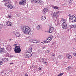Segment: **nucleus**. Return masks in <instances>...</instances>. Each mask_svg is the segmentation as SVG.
I'll return each mask as SVG.
<instances>
[{
    "label": "nucleus",
    "mask_w": 76,
    "mask_h": 76,
    "mask_svg": "<svg viewBox=\"0 0 76 76\" xmlns=\"http://www.w3.org/2000/svg\"><path fill=\"white\" fill-rule=\"evenodd\" d=\"M21 29L23 32L24 34H29L31 33V29L28 26H23L21 27Z\"/></svg>",
    "instance_id": "obj_1"
},
{
    "label": "nucleus",
    "mask_w": 76,
    "mask_h": 76,
    "mask_svg": "<svg viewBox=\"0 0 76 76\" xmlns=\"http://www.w3.org/2000/svg\"><path fill=\"white\" fill-rule=\"evenodd\" d=\"M27 54L25 55V57L26 58H29V57H31L32 56V48H31L30 49V50H28L26 51Z\"/></svg>",
    "instance_id": "obj_2"
},
{
    "label": "nucleus",
    "mask_w": 76,
    "mask_h": 76,
    "mask_svg": "<svg viewBox=\"0 0 76 76\" xmlns=\"http://www.w3.org/2000/svg\"><path fill=\"white\" fill-rule=\"evenodd\" d=\"M14 51L16 53H19L21 52V49L19 46H16L14 48Z\"/></svg>",
    "instance_id": "obj_3"
},
{
    "label": "nucleus",
    "mask_w": 76,
    "mask_h": 76,
    "mask_svg": "<svg viewBox=\"0 0 76 76\" xmlns=\"http://www.w3.org/2000/svg\"><path fill=\"white\" fill-rule=\"evenodd\" d=\"M60 13V11H58L56 12H54V13H52L51 14V15L52 16H53V17H55V18H57L59 15H58V13Z\"/></svg>",
    "instance_id": "obj_4"
},
{
    "label": "nucleus",
    "mask_w": 76,
    "mask_h": 76,
    "mask_svg": "<svg viewBox=\"0 0 76 76\" xmlns=\"http://www.w3.org/2000/svg\"><path fill=\"white\" fill-rule=\"evenodd\" d=\"M49 29L48 32L49 33H53V31H54V27H50Z\"/></svg>",
    "instance_id": "obj_5"
},
{
    "label": "nucleus",
    "mask_w": 76,
    "mask_h": 76,
    "mask_svg": "<svg viewBox=\"0 0 76 76\" xmlns=\"http://www.w3.org/2000/svg\"><path fill=\"white\" fill-rule=\"evenodd\" d=\"M22 1H20L19 3V4L20 5H23L24 6L25 3H26V1L25 0H21Z\"/></svg>",
    "instance_id": "obj_6"
},
{
    "label": "nucleus",
    "mask_w": 76,
    "mask_h": 76,
    "mask_svg": "<svg viewBox=\"0 0 76 76\" xmlns=\"http://www.w3.org/2000/svg\"><path fill=\"white\" fill-rule=\"evenodd\" d=\"M6 25L8 26H12V23H11L10 21L6 22Z\"/></svg>",
    "instance_id": "obj_7"
},
{
    "label": "nucleus",
    "mask_w": 76,
    "mask_h": 76,
    "mask_svg": "<svg viewBox=\"0 0 76 76\" xmlns=\"http://www.w3.org/2000/svg\"><path fill=\"white\" fill-rule=\"evenodd\" d=\"M32 2H34L35 3H41V0H32Z\"/></svg>",
    "instance_id": "obj_8"
},
{
    "label": "nucleus",
    "mask_w": 76,
    "mask_h": 76,
    "mask_svg": "<svg viewBox=\"0 0 76 76\" xmlns=\"http://www.w3.org/2000/svg\"><path fill=\"white\" fill-rule=\"evenodd\" d=\"M6 49L8 51H10L12 50V47L10 45H8L7 46Z\"/></svg>",
    "instance_id": "obj_9"
},
{
    "label": "nucleus",
    "mask_w": 76,
    "mask_h": 76,
    "mask_svg": "<svg viewBox=\"0 0 76 76\" xmlns=\"http://www.w3.org/2000/svg\"><path fill=\"white\" fill-rule=\"evenodd\" d=\"M63 25L62 26V27L64 29H66L67 28V25L65 22H63Z\"/></svg>",
    "instance_id": "obj_10"
},
{
    "label": "nucleus",
    "mask_w": 76,
    "mask_h": 76,
    "mask_svg": "<svg viewBox=\"0 0 76 76\" xmlns=\"http://www.w3.org/2000/svg\"><path fill=\"white\" fill-rule=\"evenodd\" d=\"M42 60L44 64L45 65V66H47L48 64H47V62H46V61H45V60H46L45 59L43 58H42Z\"/></svg>",
    "instance_id": "obj_11"
},
{
    "label": "nucleus",
    "mask_w": 76,
    "mask_h": 76,
    "mask_svg": "<svg viewBox=\"0 0 76 76\" xmlns=\"http://www.w3.org/2000/svg\"><path fill=\"white\" fill-rule=\"evenodd\" d=\"M7 7L10 9H13V6L11 4H10V3H8L7 5Z\"/></svg>",
    "instance_id": "obj_12"
},
{
    "label": "nucleus",
    "mask_w": 76,
    "mask_h": 76,
    "mask_svg": "<svg viewBox=\"0 0 76 76\" xmlns=\"http://www.w3.org/2000/svg\"><path fill=\"white\" fill-rule=\"evenodd\" d=\"M5 51L4 48H0V54L4 53Z\"/></svg>",
    "instance_id": "obj_13"
},
{
    "label": "nucleus",
    "mask_w": 76,
    "mask_h": 76,
    "mask_svg": "<svg viewBox=\"0 0 76 76\" xmlns=\"http://www.w3.org/2000/svg\"><path fill=\"white\" fill-rule=\"evenodd\" d=\"M48 10H47V8H44V9L43 10V13L44 14H45L46 13V12H47V11Z\"/></svg>",
    "instance_id": "obj_14"
},
{
    "label": "nucleus",
    "mask_w": 76,
    "mask_h": 76,
    "mask_svg": "<svg viewBox=\"0 0 76 76\" xmlns=\"http://www.w3.org/2000/svg\"><path fill=\"white\" fill-rule=\"evenodd\" d=\"M66 57L67 58H72V56L71 55L68 54L66 55Z\"/></svg>",
    "instance_id": "obj_15"
},
{
    "label": "nucleus",
    "mask_w": 76,
    "mask_h": 76,
    "mask_svg": "<svg viewBox=\"0 0 76 76\" xmlns=\"http://www.w3.org/2000/svg\"><path fill=\"white\" fill-rule=\"evenodd\" d=\"M52 7L56 10H57V9H59V7L57 6H53Z\"/></svg>",
    "instance_id": "obj_16"
},
{
    "label": "nucleus",
    "mask_w": 76,
    "mask_h": 76,
    "mask_svg": "<svg viewBox=\"0 0 76 76\" xmlns=\"http://www.w3.org/2000/svg\"><path fill=\"white\" fill-rule=\"evenodd\" d=\"M37 30H39L41 29V25H39L37 27Z\"/></svg>",
    "instance_id": "obj_17"
},
{
    "label": "nucleus",
    "mask_w": 76,
    "mask_h": 76,
    "mask_svg": "<svg viewBox=\"0 0 76 76\" xmlns=\"http://www.w3.org/2000/svg\"><path fill=\"white\" fill-rule=\"evenodd\" d=\"M2 60L3 61H9V59L7 58H4L2 59Z\"/></svg>",
    "instance_id": "obj_18"
},
{
    "label": "nucleus",
    "mask_w": 76,
    "mask_h": 76,
    "mask_svg": "<svg viewBox=\"0 0 76 76\" xmlns=\"http://www.w3.org/2000/svg\"><path fill=\"white\" fill-rule=\"evenodd\" d=\"M72 21L73 22H76V17L75 18H73L72 19Z\"/></svg>",
    "instance_id": "obj_19"
},
{
    "label": "nucleus",
    "mask_w": 76,
    "mask_h": 76,
    "mask_svg": "<svg viewBox=\"0 0 76 76\" xmlns=\"http://www.w3.org/2000/svg\"><path fill=\"white\" fill-rule=\"evenodd\" d=\"M41 19L42 20H45V19H46V17L45 16H43L42 17H41Z\"/></svg>",
    "instance_id": "obj_20"
},
{
    "label": "nucleus",
    "mask_w": 76,
    "mask_h": 76,
    "mask_svg": "<svg viewBox=\"0 0 76 76\" xmlns=\"http://www.w3.org/2000/svg\"><path fill=\"white\" fill-rule=\"evenodd\" d=\"M15 35L16 37H20V36L21 35H20V34L19 33H18L15 34Z\"/></svg>",
    "instance_id": "obj_21"
},
{
    "label": "nucleus",
    "mask_w": 76,
    "mask_h": 76,
    "mask_svg": "<svg viewBox=\"0 0 76 76\" xmlns=\"http://www.w3.org/2000/svg\"><path fill=\"white\" fill-rule=\"evenodd\" d=\"M71 28H76V25L75 24V25H71Z\"/></svg>",
    "instance_id": "obj_22"
},
{
    "label": "nucleus",
    "mask_w": 76,
    "mask_h": 76,
    "mask_svg": "<svg viewBox=\"0 0 76 76\" xmlns=\"http://www.w3.org/2000/svg\"><path fill=\"white\" fill-rule=\"evenodd\" d=\"M59 24V21H55V25L56 26H57V25Z\"/></svg>",
    "instance_id": "obj_23"
},
{
    "label": "nucleus",
    "mask_w": 76,
    "mask_h": 76,
    "mask_svg": "<svg viewBox=\"0 0 76 76\" xmlns=\"http://www.w3.org/2000/svg\"><path fill=\"white\" fill-rule=\"evenodd\" d=\"M58 58L59 59H62L63 58V56L62 55H59L58 56Z\"/></svg>",
    "instance_id": "obj_24"
},
{
    "label": "nucleus",
    "mask_w": 76,
    "mask_h": 76,
    "mask_svg": "<svg viewBox=\"0 0 76 76\" xmlns=\"http://www.w3.org/2000/svg\"><path fill=\"white\" fill-rule=\"evenodd\" d=\"M33 42L34 43H37V41L36 39H33Z\"/></svg>",
    "instance_id": "obj_25"
},
{
    "label": "nucleus",
    "mask_w": 76,
    "mask_h": 76,
    "mask_svg": "<svg viewBox=\"0 0 76 76\" xmlns=\"http://www.w3.org/2000/svg\"><path fill=\"white\" fill-rule=\"evenodd\" d=\"M4 2H7V3H10V0H4Z\"/></svg>",
    "instance_id": "obj_26"
},
{
    "label": "nucleus",
    "mask_w": 76,
    "mask_h": 76,
    "mask_svg": "<svg viewBox=\"0 0 76 76\" xmlns=\"http://www.w3.org/2000/svg\"><path fill=\"white\" fill-rule=\"evenodd\" d=\"M69 4L70 5L72 4V1H73V0H69Z\"/></svg>",
    "instance_id": "obj_27"
},
{
    "label": "nucleus",
    "mask_w": 76,
    "mask_h": 76,
    "mask_svg": "<svg viewBox=\"0 0 76 76\" xmlns=\"http://www.w3.org/2000/svg\"><path fill=\"white\" fill-rule=\"evenodd\" d=\"M47 40L48 41H49V42H50V41H51V39H50V37L48 38Z\"/></svg>",
    "instance_id": "obj_28"
},
{
    "label": "nucleus",
    "mask_w": 76,
    "mask_h": 76,
    "mask_svg": "<svg viewBox=\"0 0 76 76\" xmlns=\"http://www.w3.org/2000/svg\"><path fill=\"white\" fill-rule=\"evenodd\" d=\"M44 42L46 44H47V43H48V42H49V41H48L47 40H45L44 41Z\"/></svg>",
    "instance_id": "obj_29"
},
{
    "label": "nucleus",
    "mask_w": 76,
    "mask_h": 76,
    "mask_svg": "<svg viewBox=\"0 0 76 76\" xmlns=\"http://www.w3.org/2000/svg\"><path fill=\"white\" fill-rule=\"evenodd\" d=\"M12 17V15H9L7 16V18H10Z\"/></svg>",
    "instance_id": "obj_30"
},
{
    "label": "nucleus",
    "mask_w": 76,
    "mask_h": 76,
    "mask_svg": "<svg viewBox=\"0 0 76 76\" xmlns=\"http://www.w3.org/2000/svg\"><path fill=\"white\" fill-rule=\"evenodd\" d=\"M69 19H70V20H72V19H73V17L72 16H71V17H69Z\"/></svg>",
    "instance_id": "obj_31"
},
{
    "label": "nucleus",
    "mask_w": 76,
    "mask_h": 76,
    "mask_svg": "<svg viewBox=\"0 0 76 76\" xmlns=\"http://www.w3.org/2000/svg\"><path fill=\"white\" fill-rule=\"evenodd\" d=\"M45 53H50V50H47L45 52Z\"/></svg>",
    "instance_id": "obj_32"
},
{
    "label": "nucleus",
    "mask_w": 76,
    "mask_h": 76,
    "mask_svg": "<svg viewBox=\"0 0 76 76\" xmlns=\"http://www.w3.org/2000/svg\"><path fill=\"white\" fill-rule=\"evenodd\" d=\"M70 68H71V67H70V66L68 67L67 68H66V70H69V69H70Z\"/></svg>",
    "instance_id": "obj_33"
},
{
    "label": "nucleus",
    "mask_w": 76,
    "mask_h": 76,
    "mask_svg": "<svg viewBox=\"0 0 76 76\" xmlns=\"http://www.w3.org/2000/svg\"><path fill=\"white\" fill-rule=\"evenodd\" d=\"M61 20L62 21H64V22H66V20H65L63 18H62L61 19Z\"/></svg>",
    "instance_id": "obj_34"
},
{
    "label": "nucleus",
    "mask_w": 76,
    "mask_h": 76,
    "mask_svg": "<svg viewBox=\"0 0 76 76\" xmlns=\"http://www.w3.org/2000/svg\"><path fill=\"white\" fill-rule=\"evenodd\" d=\"M38 69H39V70H42V67H40L39 68H38Z\"/></svg>",
    "instance_id": "obj_35"
},
{
    "label": "nucleus",
    "mask_w": 76,
    "mask_h": 76,
    "mask_svg": "<svg viewBox=\"0 0 76 76\" xmlns=\"http://www.w3.org/2000/svg\"><path fill=\"white\" fill-rule=\"evenodd\" d=\"M49 38H50V40H51V41L52 40V39H53V36H52L51 37L50 36Z\"/></svg>",
    "instance_id": "obj_36"
},
{
    "label": "nucleus",
    "mask_w": 76,
    "mask_h": 76,
    "mask_svg": "<svg viewBox=\"0 0 76 76\" xmlns=\"http://www.w3.org/2000/svg\"><path fill=\"white\" fill-rule=\"evenodd\" d=\"M72 16L73 18H76V17H75V16H76V15H73Z\"/></svg>",
    "instance_id": "obj_37"
},
{
    "label": "nucleus",
    "mask_w": 76,
    "mask_h": 76,
    "mask_svg": "<svg viewBox=\"0 0 76 76\" xmlns=\"http://www.w3.org/2000/svg\"><path fill=\"white\" fill-rule=\"evenodd\" d=\"M2 29V27H1V24L0 25V31H1V29Z\"/></svg>",
    "instance_id": "obj_38"
},
{
    "label": "nucleus",
    "mask_w": 76,
    "mask_h": 76,
    "mask_svg": "<svg viewBox=\"0 0 76 76\" xmlns=\"http://www.w3.org/2000/svg\"><path fill=\"white\" fill-rule=\"evenodd\" d=\"M4 6H7V3H6L4 4Z\"/></svg>",
    "instance_id": "obj_39"
},
{
    "label": "nucleus",
    "mask_w": 76,
    "mask_h": 76,
    "mask_svg": "<svg viewBox=\"0 0 76 76\" xmlns=\"http://www.w3.org/2000/svg\"><path fill=\"white\" fill-rule=\"evenodd\" d=\"M59 75L60 76H62V75H63V73H61L60 74H59Z\"/></svg>",
    "instance_id": "obj_40"
},
{
    "label": "nucleus",
    "mask_w": 76,
    "mask_h": 76,
    "mask_svg": "<svg viewBox=\"0 0 76 76\" xmlns=\"http://www.w3.org/2000/svg\"><path fill=\"white\" fill-rule=\"evenodd\" d=\"M13 40V39H10L9 40V41L10 42V41H12V40Z\"/></svg>",
    "instance_id": "obj_41"
},
{
    "label": "nucleus",
    "mask_w": 76,
    "mask_h": 76,
    "mask_svg": "<svg viewBox=\"0 0 76 76\" xmlns=\"http://www.w3.org/2000/svg\"><path fill=\"white\" fill-rule=\"evenodd\" d=\"M52 56H53V57H54V56H55V54H54V53H52Z\"/></svg>",
    "instance_id": "obj_42"
},
{
    "label": "nucleus",
    "mask_w": 76,
    "mask_h": 76,
    "mask_svg": "<svg viewBox=\"0 0 76 76\" xmlns=\"http://www.w3.org/2000/svg\"><path fill=\"white\" fill-rule=\"evenodd\" d=\"M73 55L74 56H75L76 57V53H73Z\"/></svg>",
    "instance_id": "obj_43"
},
{
    "label": "nucleus",
    "mask_w": 76,
    "mask_h": 76,
    "mask_svg": "<svg viewBox=\"0 0 76 76\" xmlns=\"http://www.w3.org/2000/svg\"><path fill=\"white\" fill-rule=\"evenodd\" d=\"M2 63H2V61H0V64H1H1H2Z\"/></svg>",
    "instance_id": "obj_44"
},
{
    "label": "nucleus",
    "mask_w": 76,
    "mask_h": 76,
    "mask_svg": "<svg viewBox=\"0 0 76 76\" xmlns=\"http://www.w3.org/2000/svg\"><path fill=\"white\" fill-rule=\"evenodd\" d=\"M68 16H69V17H71L72 16H71V14H69V15H68Z\"/></svg>",
    "instance_id": "obj_45"
},
{
    "label": "nucleus",
    "mask_w": 76,
    "mask_h": 76,
    "mask_svg": "<svg viewBox=\"0 0 76 76\" xmlns=\"http://www.w3.org/2000/svg\"><path fill=\"white\" fill-rule=\"evenodd\" d=\"M25 76H28V74H26V73L25 74Z\"/></svg>",
    "instance_id": "obj_46"
},
{
    "label": "nucleus",
    "mask_w": 76,
    "mask_h": 76,
    "mask_svg": "<svg viewBox=\"0 0 76 76\" xmlns=\"http://www.w3.org/2000/svg\"><path fill=\"white\" fill-rule=\"evenodd\" d=\"M46 47H46V46H45V47H43V48H42V49H44V48H46Z\"/></svg>",
    "instance_id": "obj_47"
},
{
    "label": "nucleus",
    "mask_w": 76,
    "mask_h": 76,
    "mask_svg": "<svg viewBox=\"0 0 76 76\" xmlns=\"http://www.w3.org/2000/svg\"><path fill=\"white\" fill-rule=\"evenodd\" d=\"M10 57H13V55H11L10 56Z\"/></svg>",
    "instance_id": "obj_48"
},
{
    "label": "nucleus",
    "mask_w": 76,
    "mask_h": 76,
    "mask_svg": "<svg viewBox=\"0 0 76 76\" xmlns=\"http://www.w3.org/2000/svg\"><path fill=\"white\" fill-rule=\"evenodd\" d=\"M14 46H16V45H18L17 44H15L14 45Z\"/></svg>",
    "instance_id": "obj_49"
},
{
    "label": "nucleus",
    "mask_w": 76,
    "mask_h": 76,
    "mask_svg": "<svg viewBox=\"0 0 76 76\" xmlns=\"http://www.w3.org/2000/svg\"><path fill=\"white\" fill-rule=\"evenodd\" d=\"M13 64V63L12 62V63H10V64L11 65V64Z\"/></svg>",
    "instance_id": "obj_50"
},
{
    "label": "nucleus",
    "mask_w": 76,
    "mask_h": 76,
    "mask_svg": "<svg viewBox=\"0 0 76 76\" xmlns=\"http://www.w3.org/2000/svg\"><path fill=\"white\" fill-rule=\"evenodd\" d=\"M1 2H4V0L1 1Z\"/></svg>",
    "instance_id": "obj_51"
},
{
    "label": "nucleus",
    "mask_w": 76,
    "mask_h": 76,
    "mask_svg": "<svg viewBox=\"0 0 76 76\" xmlns=\"http://www.w3.org/2000/svg\"><path fill=\"white\" fill-rule=\"evenodd\" d=\"M33 67H35V66H34L33 65L32 66Z\"/></svg>",
    "instance_id": "obj_52"
},
{
    "label": "nucleus",
    "mask_w": 76,
    "mask_h": 76,
    "mask_svg": "<svg viewBox=\"0 0 76 76\" xmlns=\"http://www.w3.org/2000/svg\"><path fill=\"white\" fill-rule=\"evenodd\" d=\"M0 65H1V64H0Z\"/></svg>",
    "instance_id": "obj_53"
}]
</instances>
